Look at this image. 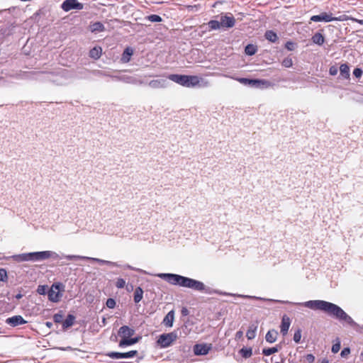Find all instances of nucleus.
Masks as SVG:
<instances>
[{
	"label": "nucleus",
	"mask_w": 363,
	"mask_h": 363,
	"mask_svg": "<svg viewBox=\"0 0 363 363\" xmlns=\"http://www.w3.org/2000/svg\"><path fill=\"white\" fill-rule=\"evenodd\" d=\"M298 304L302 305L312 310L323 311L340 321H345L351 326L354 327L357 325V323L350 315H348L340 306L333 303L323 300H313L303 303H298Z\"/></svg>",
	"instance_id": "1"
},
{
	"label": "nucleus",
	"mask_w": 363,
	"mask_h": 363,
	"mask_svg": "<svg viewBox=\"0 0 363 363\" xmlns=\"http://www.w3.org/2000/svg\"><path fill=\"white\" fill-rule=\"evenodd\" d=\"M167 281L169 284L182 287L189 288L195 291L210 293L209 288L198 280L171 273H160L157 275Z\"/></svg>",
	"instance_id": "2"
},
{
	"label": "nucleus",
	"mask_w": 363,
	"mask_h": 363,
	"mask_svg": "<svg viewBox=\"0 0 363 363\" xmlns=\"http://www.w3.org/2000/svg\"><path fill=\"white\" fill-rule=\"evenodd\" d=\"M167 78L185 87L191 88L195 86L207 87L210 85L208 81L205 80L196 75H184L172 74L168 75Z\"/></svg>",
	"instance_id": "3"
},
{
	"label": "nucleus",
	"mask_w": 363,
	"mask_h": 363,
	"mask_svg": "<svg viewBox=\"0 0 363 363\" xmlns=\"http://www.w3.org/2000/svg\"><path fill=\"white\" fill-rule=\"evenodd\" d=\"M218 19L211 20L207 26L208 30H227L235 26L236 20L231 13H222L216 16Z\"/></svg>",
	"instance_id": "4"
},
{
	"label": "nucleus",
	"mask_w": 363,
	"mask_h": 363,
	"mask_svg": "<svg viewBox=\"0 0 363 363\" xmlns=\"http://www.w3.org/2000/svg\"><path fill=\"white\" fill-rule=\"evenodd\" d=\"M135 333V330L127 325L122 326L118 330V335L122 338L119 347L132 345L138 342L139 338H130Z\"/></svg>",
	"instance_id": "5"
},
{
	"label": "nucleus",
	"mask_w": 363,
	"mask_h": 363,
	"mask_svg": "<svg viewBox=\"0 0 363 363\" xmlns=\"http://www.w3.org/2000/svg\"><path fill=\"white\" fill-rule=\"evenodd\" d=\"M71 74L66 69H63L56 74L47 73L45 78L47 80L52 82L56 85L62 86L68 83Z\"/></svg>",
	"instance_id": "6"
},
{
	"label": "nucleus",
	"mask_w": 363,
	"mask_h": 363,
	"mask_svg": "<svg viewBox=\"0 0 363 363\" xmlns=\"http://www.w3.org/2000/svg\"><path fill=\"white\" fill-rule=\"evenodd\" d=\"M177 338L178 335L175 331L163 333L158 337L157 344L160 348H167L170 347Z\"/></svg>",
	"instance_id": "7"
},
{
	"label": "nucleus",
	"mask_w": 363,
	"mask_h": 363,
	"mask_svg": "<svg viewBox=\"0 0 363 363\" xmlns=\"http://www.w3.org/2000/svg\"><path fill=\"white\" fill-rule=\"evenodd\" d=\"M60 258V255L51 250H45L40 252H31V262H42L46 259H57Z\"/></svg>",
	"instance_id": "8"
},
{
	"label": "nucleus",
	"mask_w": 363,
	"mask_h": 363,
	"mask_svg": "<svg viewBox=\"0 0 363 363\" xmlns=\"http://www.w3.org/2000/svg\"><path fill=\"white\" fill-rule=\"evenodd\" d=\"M63 290V286L60 283H56L52 285L51 288L48 292V298L52 302H58L62 297L61 291Z\"/></svg>",
	"instance_id": "9"
},
{
	"label": "nucleus",
	"mask_w": 363,
	"mask_h": 363,
	"mask_svg": "<svg viewBox=\"0 0 363 363\" xmlns=\"http://www.w3.org/2000/svg\"><path fill=\"white\" fill-rule=\"evenodd\" d=\"M61 9L66 12L73 9L82 10L84 9V4L77 0H65L61 4Z\"/></svg>",
	"instance_id": "10"
},
{
	"label": "nucleus",
	"mask_w": 363,
	"mask_h": 363,
	"mask_svg": "<svg viewBox=\"0 0 363 363\" xmlns=\"http://www.w3.org/2000/svg\"><path fill=\"white\" fill-rule=\"evenodd\" d=\"M168 78H161L158 79H153L147 83V85L152 89H164L168 86Z\"/></svg>",
	"instance_id": "11"
},
{
	"label": "nucleus",
	"mask_w": 363,
	"mask_h": 363,
	"mask_svg": "<svg viewBox=\"0 0 363 363\" xmlns=\"http://www.w3.org/2000/svg\"><path fill=\"white\" fill-rule=\"evenodd\" d=\"M311 21L313 22H331L333 21L332 13L323 12L319 15H314L311 17Z\"/></svg>",
	"instance_id": "12"
},
{
	"label": "nucleus",
	"mask_w": 363,
	"mask_h": 363,
	"mask_svg": "<svg viewBox=\"0 0 363 363\" xmlns=\"http://www.w3.org/2000/svg\"><path fill=\"white\" fill-rule=\"evenodd\" d=\"M63 257L68 260H74V259L91 260L93 262H96L101 264H105L106 261V260L99 259V258H94V257H86V256H82V255H64Z\"/></svg>",
	"instance_id": "13"
},
{
	"label": "nucleus",
	"mask_w": 363,
	"mask_h": 363,
	"mask_svg": "<svg viewBox=\"0 0 363 363\" xmlns=\"http://www.w3.org/2000/svg\"><path fill=\"white\" fill-rule=\"evenodd\" d=\"M137 354L136 350H132L128 352H112L108 354V356L112 359H126V358H133Z\"/></svg>",
	"instance_id": "14"
},
{
	"label": "nucleus",
	"mask_w": 363,
	"mask_h": 363,
	"mask_svg": "<svg viewBox=\"0 0 363 363\" xmlns=\"http://www.w3.org/2000/svg\"><path fill=\"white\" fill-rule=\"evenodd\" d=\"M210 347L205 344H197L194 347V352L196 355H204L208 354Z\"/></svg>",
	"instance_id": "15"
},
{
	"label": "nucleus",
	"mask_w": 363,
	"mask_h": 363,
	"mask_svg": "<svg viewBox=\"0 0 363 363\" xmlns=\"http://www.w3.org/2000/svg\"><path fill=\"white\" fill-rule=\"evenodd\" d=\"M291 325V319L286 315H284L281 323V333L283 335H286Z\"/></svg>",
	"instance_id": "16"
},
{
	"label": "nucleus",
	"mask_w": 363,
	"mask_h": 363,
	"mask_svg": "<svg viewBox=\"0 0 363 363\" xmlns=\"http://www.w3.org/2000/svg\"><path fill=\"white\" fill-rule=\"evenodd\" d=\"M6 323L11 326H17L19 325H23L26 323V321L23 318L21 315H15L11 318H9L6 320Z\"/></svg>",
	"instance_id": "17"
},
{
	"label": "nucleus",
	"mask_w": 363,
	"mask_h": 363,
	"mask_svg": "<svg viewBox=\"0 0 363 363\" xmlns=\"http://www.w3.org/2000/svg\"><path fill=\"white\" fill-rule=\"evenodd\" d=\"M174 321V311H170L164 318L162 324L167 328H172Z\"/></svg>",
	"instance_id": "18"
},
{
	"label": "nucleus",
	"mask_w": 363,
	"mask_h": 363,
	"mask_svg": "<svg viewBox=\"0 0 363 363\" xmlns=\"http://www.w3.org/2000/svg\"><path fill=\"white\" fill-rule=\"evenodd\" d=\"M133 55V50L130 47H127L123 52L121 62L122 63H128L130 62L132 55Z\"/></svg>",
	"instance_id": "19"
},
{
	"label": "nucleus",
	"mask_w": 363,
	"mask_h": 363,
	"mask_svg": "<svg viewBox=\"0 0 363 363\" xmlns=\"http://www.w3.org/2000/svg\"><path fill=\"white\" fill-rule=\"evenodd\" d=\"M255 80L256 81L257 83H254L253 87L255 88H269L273 85L271 82L267 79H255Z\"/></svg>",
	"instance_id": "20"
},
{
	"label": "nucleus",
	"mask_w": 363,
	"mask_h": 363,
	"mask_svg": "<svg viewBox=\"0 0 363 363\" xmlns=\"http://www.w3.org/2000/svg\"><path fill=\"white\" fill-rule=\"evenodd\" d=\"M13 259L18 262H31V252L23 253L13 255Z\"/></svg>",
	"instance_id": "21"
},
{
	"label": "nucleus",
	"mask_w": 363,
	"mask_h": 363,
	"mask_svg": "<svg viewBox=\"0 0 363 363\" xmlns=\"http://www.w3.org/2000/svg\"><path fill=\"white\" fill-rule=\"evenodd\" d=\"M214 292L218 294L225 295V296H236V294L226 293V292H222V291H215ZM237 296H240V297H242V298H252V299L265 300L264 298H260V297H257V296H253L237 295ZM266 300L267 301H276L275 300H272V299H266Z\"/></svg>",
	"instance_id": "22"
},
{
	"label": "nucleus",
	"mask_w": 363,
	"mask_h": 363,
	"mask_svg": "<svg viewBox=\"0 0 363 363\" xmlns=\"http://www.w3.org/2000/svg\"><path fill=\"white\" fill-rule=\"evenodd\" d=\"M350 76V67L347 64H342L340 67V77L348 79Z\"/></svg>",
	"instance_id": "23"
},
{
	"label": "nucleus",
	"mask_w": 363,
	"mask_h": 363,
	"mask_svg": "<svg viewBox=\"0 0 363 363\" xmlns=\"http://www.w3.org/2000/svg\"><path fill=\"white\" fill-rule=\"evenodd\" d=\"M278 336V332L274 330H269L266 334L265 339L269 343H274L276 342Z\"/></svg>",
	"instance_id": "24"
},
{
	"label": "nucleus",
	"mask_w": 363,
	"mask_h": 363,
	"mask_svg": "<svg viewBox=\"0 0 363 363\" xmlns=\"http://www.w3.org/2000/svg\"><path fill=\"white\" fill-rule=\"evenodd\" d=\"M90 30L92 33H99L105 30V27L101 22L97 21L90 25Z\"/></svg>",
	"instance_id": "25"
},
{
	"label": "nucleus",
	"mask_w": 363,
	"mask_h": 363,
	"mask_svg": "<svg viewBox=\"0 0 363 363\" xmlns=\"http://www.w3.org/2000/svg\"><path fill=\"white\" fill-rule=\"evenodd\" d=\"M264 37L271 43H276L279 39L277 34L272 30H267L264 33Z\"/></svg>",
	"instance_id": "26"
},
{
	"label": "nucleus",
	"mask_w": 363,
	"mask_h": 363,
	"mask_svg": "<svg viewBox=\"0 0 363 363\" xmlns=\"http://www.w3.org/2000/svg\"><path fill=\"white\" fill-rule=\"evenodd\" d=\"M313 43L317 44L318 45H323L325 42L324 36L319 32L315 33L311 38Z\"/></svg>",
	"instance_id": "27"
},
{
	"label": "nucleus",
	"mask_w": 363,
	"mask_h": 363,
	"mask_svg": "<svg viewBox=\"0 0 363 363\" xmlns=\"http://www.w3.org/2000/svg\"><path fill=\"white\" fill-rule=\"evenodd\" d=\"M102 50L100 47H94L89 51L90 57L97 60L101 56Z\"/></svg>",
	"instance_id": "28"
},
{
	"label": "nucleus",
	"mask_w": 363,
	"mask_h": 363,
	"mask_svg": "<svg viewBox=\"0 0 363 363\" xmlns=\"http://www.w3.org/2000/svg\"><path fill=\"white\" fill-rule=\"evenodd\" d=\"M257 330V326L255 325H251L247 333H246V337L248 340H252L256 337V333Z\"/></svg>",
	"instance_id": "29"
},
{
	"label": "nucleus",
	"mask_w": 363,
	"mask_h": 363,
	"mask_svg": "<svg viewBox=\"0 0 363 363\" xmlns=\"http://www.w3.org/2000/svg\"><path fill=\"white\" fill-rule=\"evenodd\" d=\"M257 51V47L253 44H248L245 48V52L249 56L254 55Z\"/></svg>",
	"instance_id": "30"
},
{
	"label": "nucleus",
	"mask_w": 363,
	"mask_h": 363,
	"mask_svg": "<svg viewBox=\"0 0 363 363\" xmlns=\"http://www.w3.org/2000/svg\"><path fill=\"white\" fill-rule=\"evenodd\" d=\"M111 78L114 79H116L117 81H121V82H125L126 84H130V82H133L131 81L132 76H128V75L118 76V75H115V76H111Z\"/></svg>",
	"instance_id": "31"
},
{
	"label": "nucleus",
	"mask_w": 363,
	"mask_h": 363,
	"mask_svg": "<svg viewBox=\"0 0 363 363\" xmlns=\"http://www.w3.org/2000/svg\"><path fill=\"white\" fill-rule=\"evenodd\" d=\"M143 297V291L141 287H137L134 292V301L139 303Z\"/></svg>",
	"instance_id": "32"
},
{
	"label": "nucleus",
	"mask_w": 363,
	"mask_h": 363,
	"mask_svg": "<svg viewBox=\"0 0 363 363\" xmlns=\"http://www.w3.org/2000/svg\"><path fill=\"white\" fill-rule=\"evenodd\" d=\"M74 316L72 315H69L67 318L63 321L62 326L64 329H67L71 327L74 322Z\"/></svg>",
	"instance_id": "33"
},
{
	"label": "nucleus",
	"mask_w": 363,
	"mask_h": 363,
	"mask_svg": "<svg viewBox=\"0 0 363 363\" xmlns=\"http://www.w3.org/2000/svg\"><path fill=\"white\" fill-rule=\"evenodd\" d=\"M144 20L148 21L152 23H158L162 21L161 16L157 14H151L145 17Z\"/></svg>",
	"instance_id": "34"
},
{
	"label": "nucleus",
	"mask_w": 363,
	"mask_h": 363,
	"mask_svg": "<svg viewBox=\"0 0 363 363\" xmlns=\"http://www.w3.org/2000/svg\"><path fill=\"white\" fill-rule=\"evenodd\" d=\"M239 82L244 85L250 86L253 87L254 83H257L255 79H248V78H237L236 79Z\"/></svg>",
	"instance_id": "35"
},
{
	"label": "nucleus",
	"mask_w": 363,
	"mask_h": 363,
	"mask_svg": "<svg viewBox=\"0 0 363 363\" xmlns=\"http://www.w3.org/2000/svg\"><path fill=\"white\" fill-rule=\"evenodd\" d=\"M279 349H280V347L277 346V345L276 347H270V348H264L262 350V353L265 356H269L274 353L277 352L279 350Z\"/></svg>",
	"instance_id": "36"
},
{
	"label": "nucleus",
	"mask_w": 363,
	"mask_h": 363,
	"mask_svg": "<svg viewBox=\"0 0 363 363\" xmlns=\"http://www.w3.org/2000/svg\"><path fill=\"white\" fill-rule=\"evenodd\" d=\"M240 353L242 354L243 357L248 358L252 356V350L251 348H242L240 350Z\"/></svg>",
	"instance_id": "37"
},
{
	"label": "nucleus",
	"mask_w": 363,
	"mask_h": 363,
	"mask_svg": "<svg viewBox=\"0 0 363 363\" xmlns=\"http://www.w3.org/2000/svg\"><path fill=\"white\" fill-rule=\"evenodd\" d=\"M281 65L286 68L291 67L293 66L292 59L289 57L284 58L281 62Z\"/></svg>",
	"instance_id": "38"
},
{
	"label": "nucleus",
	"mask_w": 363,
	"mask_h": 363,
	"mask_svg": "<svg viewBox=\"0 0 363 363\" xmlns=\"http://www.w3.org/2000/svg\"><path fill=\"white\" fill-rule=\"evenodd\" d=\"M94 74L99 77H111V74H110L107 72L101 71V70H94L93 72Z\"/></svg>",
	"instance_id": "39"
},
{
	"label": "nucleus",
	"mask_w": 363,
	"mask_h": 363,
	"mask_svg": "<svg viewBox=\"0 0 363 363\" xmlns=\"http://www.w3.org/2000/svg\"><path fill=\"white\" fill-rule=\"evenodd\" d=\"M296 47V44L291 40L287 41L285 43V48L289 51H293L295 50V48Z\"/></svg>",
	"instance_id": "40"
},
{
	"label": "nucleus",
	"mask_w": 363,
	"mask_h": 363,
	"mask_svg": "<svg viewBox=\"0 0 363 363\" xmlns=\"http://www.w3.org/2000/svg\"><path fill=\"white\" fill-rule=\"evenodd\" d=\"M350 19V16L345 15V14L341 15L337 17H333V21H348Z\"/></svg>",
	"instance_id": "41"
},
{
	"label": "nucleus",
	"mask_w": 363,
	"mask_h": 363,
	"mask_svg": "<svg viewBox=\"0 0 363 363\" xmlns=\"http://www.w3.org/2000/svg\"><path fill=\"white\" fill-rule=\"evenodd\" d=\"M7 272L4 269H0V281H7Z\"/></svg>",
	"instance_id": "42"
},
{
	"label": "nucleus",
	"mask_w": 363,
	"mask_h": 363,
	"mask_svg": "<svg viewBox=\"0 0 363 363\" xmlns=\"http://www.w3.org/2000/svg\"><path fill=\"white\" fill-rule=\"evenodd\" d=\"M125 285V281L122 278H118L116 282V286L118 289H123Z\"/></svg>",
	"instance_id": "43"
},
{
	"label": "nucleus",
	"mask_w": 363,
	"mask_h": 363,
	"mask_svg": "<svg viewBox=\"0 0 363 363\" xmlns=\"http://www.w3.org/2000/svg\"><path fill=\"white\" fill-rule=\"evenodd\" d=\"M340 350V341L339 339H337V342L332 347V352L333 353H337Z\"/></svg>",
	"instance_id": "44"
},
{
	"label": "nucleus",
	"mask_w": 363,
	"mask_h": 363,
	"mask_svg": "<svg viewBox=\"0 0 363 363\" xmlns=\"http://www.w3.org/2000/svg\"><path fill=\"white\" fill-rule=\"evenodd\" d=\"M363 74V71L361 68H359V67H356L354 70H353V75L356 77V78H360Z\"/></svg>",
	"instance_id": "45"
},
{
	"label": "nucleus",
	"mask_w": 363,
	"mask_h": 363,
	"mask_svg": "<svg viewBox=\"0 0 363 363\" xmlns=\"http://www.w3.org/2000/svg\"><path fill=\"white\" fill-rule=\"evenodd\" d=\"M106 306L109 308H113L116 306V301L113 298H108L106 301Z\"/></svg>",
	"instance_id": "46"
},
{
	"label": "nucleus",
	"mask_w": 363,
	"mask_h": 363,
	"mask_svg": "<svg viewBox=\"0 0 363 363\" xmlns=\"http://www.w3.org/2000/svg\"><path fill=\"white\" fill-rule=\"evenodd\" d=\"M301 330H298L297 331L295 332V333L294 335V340L295 341V342L298 343L301 340Z\"/></svg>",
	"instance_id": "47"
},
{
	"label": "nucleus",
	"mask_w": 363,
	"mask_h": 363,
	"mask_svg": "<svg viewBox=\"0 0 363 363\" xmlns=\"http://www.w3.org/2000/svg\"><path fill=\"white\" fill-rule=\"evenodd\" d=\"M37 292L40 295H45L47 293V287L44 285L38 286Z\"/></svg>",
	"instance_id": "48"
},
{
	"label": "nucleus",
	"mask_w": 363,
	"mask_h": 363,
	"mask_svg": "<svg viewBox=\"0 0 363 363\" xmlns=\"http://www.w3.org/2000/svg\"><path fill=\"white\" fill-rule=\"evenodd\" d=\"M338 72V67L336 65H333L329 69V74L332 76H335Z\"/></svg>",
	"instance_id": "49"
},
{
	"label": "nucleus",
	"mask_w": 363,
	"mask_h": 363,
	"mask_svg": "<svg viewBox=\"0 0 363 363\" xmlns=\"http://www.w3.org/2000/svg\"><path fill=\"white\" fill-rule=\"evenodd\" d=\"M53 319L55 323H60L62 321L63 315L60 313L55 314L53 317Z\"/></svg>",
	"instance_id": "50"
},
{
	"label": "nucleus",
	"mask_w": 363,
	"mask_h": 363,
	"mask_svg": "<svg viewBox=\"0 0 363 363\" xmlns=\"http://www.w3.org/2000/svg\"><path fill=\"white\" fill-rule=\"evenodd\" d=\"M306 359L309 362V363H312L314 362L315 360V357L311 354H308L306 356Z\"/></svg>",
	"instance_id": "51"
},
{
	"label": "nucleus",
	"mask_w": 363,
	"mask_h": 363,
	"mask_svg": "<svg viewBox=\"0 0 363 363\" xmlns=\"http://www.w3.org/2000/svg\"><path fill=\"white\" fill-rule=\"evenodd\" d=\"M350 352V350L349 348H344L342 351H341V356L342 357H345L347 355H348Z\"/></svg>",
	"instance_id": "52"
},
{
	"label": "nucleus",
	"mask_w": 363,
	"mask_h": 363,
	"mask_svg": "<svg viewBox=\"0 0 363 363\" xmlns=\"http://www.w3.org/2000/svg\"><path fill=\"white\" fill-rule=\"evenodd\" d=\"M105 264L109 265L111 267H118V264L116 262H111V261H106Z\"/></svg>",
	"instance_id": "53"
},
{
	"label": "nucleus",
	"mask_w": 363,
	"mask_h": 363,
	"mask_svg": "<svg viewBox=\"0 0 363 363\" xmlns=\"http://www.w3.org/2000/svg\"><path fill=\"white\" fill-rule=\"evenodd\" d=\"M138 79L137 78L134 77H132V79H131V81L133 82H130V84H138Z\"/></svg>",
	"instance_id": "54"
},
{
	"label": "nucleus",
	"mask_w": 363,
	"mask_h": 363,
	"mask_svg": "<svg viewBox=\"0 0 363 363\" xmlns=\"http://www.w3.org/2000/svg\"><path fill=\"white\" fill-rule=\"evenodd\" d=\"M242 335H243V333H242V331H238V332H237V333H236V337H238V338H240V337H241L242 336Z\"/></svg>",
	"instance_id": "55"
},
{
	"label": "nucleus",
	"mask_w": 363,
	"mask_h": 363,
	"mask_svg": "<svg viewBox=\"0 0 363 363\" xmlns=\"http://www.w3.org/2000/svg\"><path fill=\"white\" fill-rule=\"evenodd\" d=\"M359 20V19H357V18H353V17H352V16H350V21H353V22H357V23H358Z\"/></svg>",
	"instance_id": "56"
},
{
	"label": "nucleus",
	"mask_w": 363,
	"mask_h": 363,
	"mask_svg": "<svg viewBox=\"0 0 363 363\" xmlns=\"http://www.w3.org/2000/svg\"><path fill=\"white\" fill-rule=\"evenodd\" d=\"M126 268H128V269H133V270H136V269H135V268L132 267H131V266H130V265H127V266H126ZM137 271H141V272H143L142 270H140V269H137Z\"/></svg>",
	"instance_id": "57"
},
{
	"label": "nucleus",
	"mask_w": 363,
	"mask_h": 363,
	"mask_svg": "<svg viewBox=\"0 0 363 363\" xmlns=\"http://www.w3.org/2000/svg\"><path fill=\"white\" fill-rule=\"evenodd\" d=\"M16 298L17 299H20V298H22V294H18L16 296Z\"/></svg>",
	"instance_id": "58"
},
{
	"label": "nucleus",
	"mask_w": 363,
	"mask_h": 363,
	"mask_svg": "<svg viewBox=\"0 0 363 363\" xmlns=\"http://www.w3.org/2000/svg\"><path fill=\"white\" fill-rule=\"evenodd\" d=\"M45 324L48 328H51V326L52 325V323L50 322H47Z\"/></svg>",
	"instance_id": "59"
},
{
	"label": "nucleus",
	"mask_w": 363,
	"mask_h": 363,
	"mask_svg": "<svg viewBox=\"0 0 363 363\" xmlns=\"http://www.w3.org/2000/svg\"><path fill=\"white\" fill-rule=\"evenodd\" d=\"M147 84V83L145 82L143 80L140 79V85Z\"/></svg>",
	"instance_id": "60"
},
{
	"label": "nucleus",
	"mask_w": 363,
	"mask_h": 363,
	"mask_svg": "<svg viewBox=\"0 0 363 363\" xmlns=\"http://www.w3.org/2000/svg\"><path fill=\"white\" fill-rule=\"evenodd\" d=\"M182 314H184V315H186V313H187V310H186V308H184V309L182 310Z\"/></svg>",
	"instance_id": "61"
},
{
	"label": "nucleus",
	"mask_w": 363,
	"mask_h": 363,
	"mask_svg": "<svg viewBox=\"0 0 363 363\" xmlns=\"http://www.w3.org/2000/svg\"><path fill=\"white\" fill-rule=\"evenodd\" d=\"M358 23H359V24H362H362H363V20H359Z\"/></svg>",
	"instance_id": "62"
},
{
	"label": "nucleus",
	"mask_w": 363,
	"mask_h": 363,
	"mask_svg": "<svg viewBox=\"0 0 363 363\" xmlns=\"http://www.w3.org/2000/svg\"><path fill=\"white\" fill-rule=\"evenodd\" d=\"M321 363H328V362L327 360H324Z\"/></svg>",
	"instance_id": "63"
},
{
	"label": "nucleus",
	"mask_w": 363,
	"mask_h": 363,
	"mask_svg": "<svg viewBox=\"0 0 363 363\" xmlns=\"http://www.w3.org/2000/svg\"><path fill=\"white\" fill-rule=\"evenodd\" d=\"M138 85H140V79H138Z\"/></svg>",
	"instance_id": "64"
}]
</instances>
